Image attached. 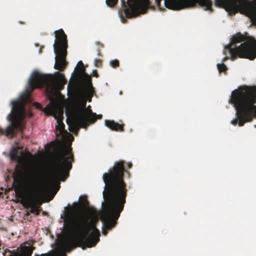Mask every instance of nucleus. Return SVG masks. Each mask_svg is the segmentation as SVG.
Wrapping results in <instances>:
<instances>
[{
  "instance_id": "nucleus-31",
  "label": "nucleus",
  "mask_w": 256,
  "mask_h": 256,
  "mask_svg": "<svg viewBox=\"0 0 256 256\" xmlns=\"http://www.w3.org/2000/svg\"><path fill=\"white\" fill-rule=\"evenodd\" d=\"M100 54V50H98V54L99 55Z\"/></svg>"
},
{
  "instance_id": "nucleus-22",
  "label": "nucleus",
  "mask_w": 256,
  "mask_h": 256,
  "mask_svg": "<svg viewBox=\"0 0 256 256\" xmlns=\"http://www.w3.org/2000/svg\"><path fill=\"white\" fill-rule=\"evenodd\" d=\"M14 170H15L16 173L18 176H21L24 174L22 172V170L20 168L18 164L16 165Z\"/></svg>"
},
{
  "instance_id": "nucleus-21",
  "label": "nucleus",
  "mask_w": 256,
  "mask_h": 256,
  "mask_svg": "<svg viewBox=\"0 0 256 256\" xmlns=\"http://www.w3.org/2000/svg\"><path fill=\"white\" fill-rule=\"evenodd\" d=\"M110 64L114 68H118L120 66L119 61L116 59L114 60H112L110 62Z\"/></svg>"
},
{
  "instance_id": "nucleus-9",
  "label": "nucleus",
  "mask_w": 256,
  "mask_h": 256,
  "mask_svg": "<svg viewBox=\"0 0 256 256\" xmlns=\"http://www.w3.org/2000/svg\"><path fill=\"white\" fill-rule=\"evenodd\" d=\"M55 40L53 45L56 54L54 68L60 71H63L66 68L68 62L66 61L67 55V36L62 29L54 32Z\"/></svg>"
},
{
  "instance_id": "nucleus-6",
  "label": "nucleus",
  "mask_w": 256,
  "mask_h": 256,
  "mask_svg": "<svg viewBox=\"0 0 256 256\" xmlns=\"http://www.w3.org/2000/svg\"><path fill=\"white\" fill-rule=\"evenodd\" d=\"M222 59L224 62L229 58L234 60L239 57L253 60L256 58V40L252 38H246L238 32L231 38L230 42L225 46Z\"/></svg>"
},
{
  "instance_id": "nucleus-7",
  "label": "nucleus",
  "mask_w": 256,
  "mask_h": 256,
  "mask_svg": "<svg viewBox=\"0 0 256 256\" xmlns=\"http://www.w3.org/2000/svg\"><path fill=\"white\" fill-rule=\"evenodd\" d=\"M66 122L76 128L79 127L86 128L90 124H93L98 119L102 118V114L97 115L90 109L86 112V108H76L66 111Z\"/></svg>"
},
{
  "instance_id": "nucleus-19",
  "label": "nucleus",
  "mask_w": 256,
  "mask_h": 256,
  "mask_svg": "<svg viewBox=\"0 0 256 256\" xmlns=\"http://www.w3.org/2000/svg\"><path fill=\"white\" fill-rule=\"evenodd\" d=\"M107 6L109 7H114L118 2V0H106Z\"/></svg>"
},
{
  "instance_id": "nucleus-14",
  "label": "nucleus",
  "mask_w": 256,
  "mask_h": 256,
  "mask_svg": "<svg viewBox=\"0 0 256 256\" xmlns=\"http://www.w3.org/2000/svg\"><path fill=\"white\" fill-rule=\"evenodd\" d=\"M105 125L110 129L114 131H124V124H120L114 120H105Z\"/></svg>"
},
{
  "instance_id": "nucleus-16",
  "label": "nucleus",
  "mask_w": 256,
  "mask_h": 256,
  "mask_svg": "<svg viewBox=\"0 0 256 256\" xmlns=\"http://www.w3.org/2000/svg\"><path fill=\"white\" fill-rule=\"evenodd\" d=\"M86 82L88 83L86 88L84 91V94L85 98H86L88 102H91L94 92V88L92 81Z\"/></svg>"
},
{
  "instance_id": "nucleus-33",
  "label": "nucleus",
  "mask_w": 256,
  "mask_h": 256,
  "mask_svg": "<svg viewBox=\"0 0 256 256\" xmlns=\"http://www.w3.org/2000/svg\"><path fill=\"white\" fill-rule=\"evenodd\" d=\"M40 52H41V48L40 49Z\"/></svg>"
},
{
  "instance_id": "nucleus-3",
  "label": "nucleus",
  "mask_w": 256,
  "mask_h": 256,
  "mask_svg": "<svg viewBox=\"0 0 256 256\" xmlns=\"http://www.w3.org/2000/svg\"><path fill=\"white\" fill-rule=\"evenodd\" d=\"M64 75L57 72L55 76L46 74L38 72H34L28 80L29 88L21 94L19 98L10 102L12 109L6 116L10 124L5 130L0 128V134H4L9 138H13L18 132H22L26 128V105L30 101V93L36 88L44 86L48 90L53 89L56 84H64Z\"/></svg>"
},
{
  "instance_id": "nucleus-28",
  "label": "nucleus",
  "mask_w": 256,
  "mask_h": 256,
  "mask_svg": "<svg viewBox=\"0 0 256 256\" xmlns=\"http://www.w3.org/2000/svg\"><path fill=\"white\" fill-rule=\"evenodd\" d=\"M162 0H155V2L157 6L160 7V2Z\"/></svg>"
},
{
  "instance_id": "nucleus-8",
  "label": "nucleus",
  "mask_w": 256,
  "mask_h": 256,
  "mask_svg": "<svg viewBox=\"0 0 256 256\" xmlns=\"http://www.w3.org/2000/svg\"><path fill=\"white\" fill-rule=\"evenodd\" d=\"M214 5L233 14L240 12L252 15L256 12V0H214Z\"/></svg>"
},
{
  "instance_id": "nucleus-4",
  "label": "nucleus",
  "mask_w": 256,
  "mask_h": 256,
  "mask_svg": "<svg viewBox=\"0 0 256 256\" xmlns=\"http://www.w3.org/2000/svg\"><path fill=\"white\" fill-rule=\"evenodd\" d=\"M72 151L71 147H67L55 158L44 179L34 170L26 172L24 176L28 184L38 189L42 182L48 187H52L59 184L60 181H64L69 176L72 163L74 162Z\"/></svg>"
},
{
  "instance_id": "nucleus-25",
  "label": "nucleus",
  "mask_w": 256,
  "mask_h": 256,
  "mask_svg": "<svg viewBox=\"0 0 256 256\" xmlns=\"http://www.w3.org/2000/svg\"><path fill=\"white\" fill-rule=\"evenodd\" d=\"M238 122V118H237V117H236V118L235 119H234L231 121V123L234 126H236Z\"/></svg>"
},
{
  "instance_id": "nucleus-30",
  "label": "nucleus",
  "mask_w": 256,
  "mask_h": 256,
  "mask_svg": "<svg viewBox=\"0 0 256 256\" xmlns=\"http://www.w3.org/2000/svg\"><path fill=\"white\" fill-rule=\"evenodd\" d=\"M36 106H40V104L39 103H36Z\"/></svg>"
},
{
  "instance_id": "nucleus-27",
  "label": "nucleus",
  "mask_w": 256,
  "mask_h": 256,
  "mask_svg": "<svg viewBox=\"0 0 256 256\" xmlns=\"http://www.w3.org/2000/svg\"><path fill=\"white\" fill-rule=\"evenodd\" d=\"M96 44L98 46L99 48H102L104 47V45L100 43L99 42H96Z\"/></svg>"
},
{
  "instance_id": "nucleus-10",
  "label": "nucleus",
  "mask_w": 256,
  "mask_h": 256,
  "mask_svg": "<svg viewBox=\"0 0 256 256\" xmlns=\"http://www.w3.org/2000/svg\"><path fill=\"white\" fill-rule=\"evenodd\" d=\"M124 10L119 11V14L123 23L126 22L125 18H130L140 14H144L149 6L148 0H127L126 3L122 0Z\"/></svg>"
},
{
  "instance_id": "nucleus-5",
  "label": "nucleus",
  "mask_w": 256,
  "mask_h": 256,
  "mask_svg": "<svg viewBox=\"0 0 256 256\" xmlns=\"http://www.w3.org/2000/svg\"><path fill=\"white\" fill-rule=\"evenodd\" d=\"M229 102L236 110L240 126L252 120V114L256 110V90L252 87L244 86L233 90Z\"/></svg>"
},
{
  "instance_id": "nucleus-18",
  "label": "nucleus",
  "mask_w": 256,
  "mask_h": 256,
  "mask_svg": "<svg viewBox=\"0 0 256 256\" xmlns=\"http://www.w3.org/2000/svg\"><path fill=\"white\" fill-rule=\"evenodd\" d=\"M10 157L12 160H16L18 158L17 149L16 148H14L12 151L10 152Z\"/></svg>"
},
{
  "instance_id": "nucleus-1",
  "label": "nucleus",
  "mask_w": 256,
  "mask_h": 256,
  "mask_svg": "<svg viewBox=\"0 0 256 256\" xmlns=\"http://www.w3.org/2000/svg\"><path fill=\"white\" fill-rule=\"evenodd\" d=\"M98 221V212L94 208H88L86 213L73 208H67L64 219L66 236L58 244L60 252L58 254L50 252L35 254L34 256H66V252H70L77 247L84 250L95 246L100 236L96 228Z\"/></svg>"
},
{
  "instance_id": "nucleus-20",
  "label": "nucleus",
  "mask_w": 256,
  "mask_h": 256,
  "mask_svg": "<svg viewBox=\"0 0 256 256\" xmlns=\"http://www.w3.org/2000/svg\"><path fill=\"white\" fill-rule=\"evenodd\" d=\"M217 66L220 72H224L227 69L226 66L224 63L218 64Z\"/></svg>"
},
{
  "instance_id": "nucleus-23",
  "label": "nucleus",
  "mask_w": 256,
  "mask_h": 256,
  "mask_svg": "<svg viewBox=\"0 0 256 256\" xmlns=\"http://www.w3.org/2000/svg\"><path fill=\"white\" fill-rule=\"evenodd\" d=\"M246 16H252V18H251L252 24L256 26V12H255L254 14H252V15H246Z\"/></svg>"
},
{
  "instance_id": "nucleus-26",
  "label": "nucleus",
  "mask_w": 256,
  "mask_h": 256,
  "mask_svg": "<svg viewBox=\"0 0 256 256\" xmlns=\"http://www.w3.org/2000/svg\"><path fill=\"white\" fill-rule=\"evenodd\" d=\"M92 76H95L96 78L98 77V74L96 70H93Z\"/></svg>"
},
{
  "instance_id": "nucleus-15",
  "label": "nucleus",
  "mask_w": 256,
  "mask_h": 256,
  "mask_svg": "<svg viewBox=\"0 0 256 256\" xmlns=\"http://www.w3.org/2000/svg\"><path fill=\"white\" fill-rule=\"evenodd\" d=\"M34 247L30 246H23L14 255V256H32Z\"/></svg>"
},
{
  "instance_id": "nucleus-29",
  "label": "nucleus",
  "mask_w": 256,
  "mask_h": 256,
  "mask_svg": "<svg viewBox=\"0 0 256 256\" xmlns=\"http://www.w3.org/2000/svg\"><path fill=\"white\" fill-rule=\"evenodd\" d=\"M128 168H132V164L131 163H128Z\"/></svg>"
},
{
  "instance_id": "nucleus-2",
  "label": "nucleus",
  "mask_w": 256,
  "mask_h": 256,
  "mask_svg": "<svg viewBox=\"0 0 256 256\" xmlns=\"http://www.w3.org/2000/svg\"><path fill=\"white\" fill-rule=\"evenodd\" d=\"M125 163L123 160L116 162L113 166L102 176L105 186L102 192L104 221L102 234L104 236L108 230L115 226L126 202L128 189L124 176V172H128L125 169Z\"/></svg>"
},
{
  "instance_id": "nucleus-12",
  "label": "nucleus",
  "mask_w": 256,
  "mask_h": 256,
  "mask_svg": "<svg viewBox=\"0 0 256 256\" xmlns=\"http://www.w3.org/2000/svg\"><path fill=\"white\" fill-rule=\"evenodd\" d=\"M46 112L50 115L52 116L56 120L57 124L56 126V130L59 132L56 134L58 136L64 130L65 126L62 122L64 119L63 108L59 104L56 99L53 98L50 100V103L46 107Z\"/></svg>"
},
{
  "instance_id": "nucleus-11",
  "label": "nucleus",
  "mask_w": 256,
  "mask_h": 256,
  "mask_svg": "<svg viewBox=\"0 0 256 256\" xmlns=\"http://www.w3.org/2000/svg\"><path fill=\"white\" fill-rule=\"evenodd\" d=\"M198 4L205 10L213 11L212 3L210 0H164L166 6L173 10H180L194 7Z\"/></svg>"
},
{
  "instance_id": "nucleus-17",
  "label": "nucleus",
  "mask_w": 256,
  "mask_h": 256,
  "mask_svg": "<svg viewBox=\"0 0 256 256\" xmlns=\"http://www.w3.org/2000/svg\"><path fill=\"white\" fill-rule=\"evenodd\" d=\"M77 66H78V72L80 74L83 76L86 82H90L92 81L90 76L85 72V68L82 61H79Z\"/></svg>"
},
{
  "instance_id": "nucleus-32",
  "label": "nucleus",
  "mask_w": 256,
  "mask_h": 256,
  "mask_svg": "<svg viewBox=\"0 0 256 256\" xmlns=\"http://www.w3.org/2000/svg\"><path fill=\"white\" fill-rule=\"evenodd\" d=\"M2 246V242H1V241H0V246Z\"/></svg>"
},
{
  "instance_id": "nucleus-24",
  "label": "nucleus",
  "mask_w": 256,
  "mask_h": 256,
  "mask_svg": "<svg viewBox=\"0 0 256 256\" xmlns=\"http://www.w3.org/2000/svg\"><path fill=\"white\" fill-rule=\"evenodd\" d=\"M95 66L97 68H100L102 65V61L100 59H95L94 60Z\"/></svg>"
},
{
  "instance_id": "nucleus-13",
  "label": "nucleus",
  "mask_w": 256,
  "mask_h": 256,
  "mask_svg": "<svg viewBox=\"0 0 256 256\" xmlns=\"http://www.w3.org/2000/svg\"><path fill=\"white\" fill-rule=\"evenodd\" d=\"M22 204L26 208H30V212L35 214L36 216L40 214V207L37 205L39 202V198L38 194L28 198H22Z\"/></svg>"
}]
</instances>
